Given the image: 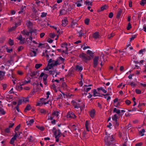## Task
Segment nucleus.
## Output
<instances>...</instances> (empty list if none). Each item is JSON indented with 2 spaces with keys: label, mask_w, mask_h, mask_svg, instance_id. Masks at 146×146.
<instances>
[{
  "label": "nucleus",
  "mask_w": 146,
  "mask_h": 146,
  "mask_svg": "<svg viewBox=\"0 0 146 146\" xmlns=\"http://www.w3.org/2000/svg\"><path fill=\"white\" fill-rule=\"evenodd\" d=\"M79 57L82 59L83 61L86 63H87L88 61L90 60L91 59L90 56H89L86 54L83 53L80 54L79 55Z\"/></svg>",
  "instance_id": "f257e3e1"
},
{
  "label": "nucleus",
  "mask_w": 146,
  "mask_h": 146,
  "mask_svg": "<svg viewBox=\"0 0 146 146\" xmlns=\"http://www.w3.org/2000/svg\"><path fill=\"white\" fill-rule=\"evenodd\" d=\"M113 138L112 135L106 136L104 138L105 144L108 146H109L111 144V142L113 141Z\"/></svg>",
  "instance_id": "f03ea898"
},
{
  "label": "nucleus",
  "mask_w": 146,
  "mask_h": 146,
  "mask_svg": "<svg viewBox=\"0 0 146 146\" xmlns=\"http://www.w3.org/2000/svg\"><path fill=\"white\" fill-rule=\"evenodd\" d=\"M99 57L98 56H96L93 59V67L95 68L98 64V60Z\"/></svg>",
  "instance_id": "7ed1b4c3"
},
{
  "label": "nucleus",
  "mask_w": 146,
  "mask_h": 146,
  "mask_svg": "<svg viewBox=\"0 0 146 146\" xmlns=\"http://www.w3.org/2000/svg\"><path fill=\"white\" fill-rule=\"evenodd\" d=\"M44 76L43 78V81L46 80L48 76L47 74H44V73L43 72L39 76V78L42 77Z\"/></svg>",
  "instance_id": "20e7f679"
},
{
  "label": "nucleus",
  "mask_w": 146,
  "mask_h": 146,
  "mask_svg": "<svg viewBox=\"0 0 146 146\" xmlns=\"http://www.w3.org/2000/svg\"><path fill=\"white\" fill-rule=\"evenodd\" d=\"M33 32L32 31H28L25 30H24L22 33L23 34L26 35H29V33L31 34V36H32V34Z\"/></svg>",
  "instance_id": "39448f33"
},
{
  "label": "nucleus",
  "mask_w": 146,
  "mask_h": 146,
  "mask_svg": "<svg viewBox=\"0 0 146 146\" xmlns=\"http://www.w3.org/2000/svg\"><path fill=\"white\" fill-rule=\"evenodd\" d=\"M79 104H77L76 105L74 106V107L75 108H80V111H81L83 109L84 107L85 106V105L83 104V105L80 106L79 105Z\"/></svg>",
  "instance_id": "423d86ee"
},
{
  "label": "nucleus",
  "mask_w": 146,
  "mask_h": 146,
  "mask_svg": "<svg viewBox=\"0 0 146 146\" xmlns=\"http://www.w3.org/2000/svg\"><path fill=\"white\" fill-rule=\"evenodd\" d=\"M100 35L98 32H96L93 35L92 37L95 39H97L99 37Z\"/></svg>",
  "instance_id": "0eeeda50"
},
{
  "label": "nucleus",
  "mask_w": 146,
  "mask_h": 146,
  "mask_svg": "<svg viewBox=\"0 0 146 146\" xmlns=\"http://www.w3.org/2000/svg\"><path fill=\"white\" fill-rule=\"evenodd\" d=\"M68 21L66 19L62 21V25L63 27H65L68 24Z\"/></svg>",
  "instance_id": "6e6552de"
},
{
  "label": "nucleus",
  "mask_w": 146,
  "mask_h": 146,
  "mask_svg": "<svg viewBox=\"0 0 146 146\" xmlns=\"http://www.w3.org/2000/svg\"><path fill=\"white\" fill-rule=\"evenodd\" d=\"M95 112L94 109L91 110L90 112V117H94Z\"/></svg>",
  "instance_id": "1a4fd4ad"
},
{
  "label": "nucleus",
  "mask_w": 146,
  "mask_h": 146,
  "mask_svg": "<svg viewBox=\"0 0 146 146\" xmlns=\"http://www.w3.org/2000/svg\"><path fill=\"white\" fill-rule=\"evenodd\" d=\"M100 94L99 93H98L96 91V89H94V90L93 91V96H101L102 97V96H101L100 95Z\"/></svg>",
  "instance_id": "9d476101"
},
{
  "label": "nucleus",
  "mask_w": 146,
  "mask_h": 146,
  "mask_svg": "<svg viewBox=\"0 0 146 146\" xmlns=\"http://www.w3.org/2000/svg\"><path fill=\"white\" fill-rule=\"evenodd\" d=\"M31 105L30 104H28L24 110V111L25 112H26L27 111L29 110L30 109H31Z\"/></svg>",
  "instance_id": "9b49d317"
},
{
  "label": "nucleus",
  "mask_w": 146,
  "mask_h": 146,
  "mask_svg": "<svg viewBox=\"0 0 146 146\" xmlns=\"http://www.w3.org/2000/svg\"><path fill=\"white\" fill-rule=\"evenodd\" d=\"M31 73H28V74H29L30 76L31 77H33L34 76H36V72L33 71L32 72L31 70L30 71Z\"/></svg>",
  "instance_id": "f8f14e48"
},
{
  "label": "nucleus",
  "mask_w": 146,
  "mask_h": 146,
  "mask_svg": "<svg viewBox=\"0 0 146 146\" xmlns=\"http://www.w3.org/2000/svg\"><path fill=\"white\" fill-rule=\"evenodd\" d=\"M87 54H89L90 55L89 56H90V57H92L93 54H94V53L92 52V51H91L90 50H88L86 52Z\"/></svg>",
  "instance_id": "ddd939ff"
},
{
  "label": "nucleus",
  "mask_w": 146,
  "mask_h": 146,
  "mask_svg": "<svg viewBox=\"0 0 146 146\" xmlns=\"http://www.w3.org/2000/svg\"><path fill=\"white\" fill-rule=\"evenodd\" d=\"M122 9H119V10L118 11L117 15L116 16V18H119L120 17V16L121 15V14L122 12Z\"/></svg>",
  "instance_id": "4468645a"
},
{
  "label": "nucleus",
  "mask_w": 146,
  "mask_h": 146,
  "mask_svg": "<svg viewBox=\"0 0 146 146\" xmlns=\"http://www.w3.org/2000/svg\"><path fill=\"white\" fill-rule=\"evenodd\" d=\"M76 24V20H72L71 22V27L73 28H74V26Z\"/></svg>",
  "instance_id": "2eb2a0df"
},
{
  "label": "nucleus",
  "mask_w": 146,
  "mask_h": 146,
  "mask_svg": "<svg viewBox=\"0 0 146 146\" xmlns=\"http://www.w3.org/2000/svg\"><path fill=\"white\" fill-rule=\"evenodd\" d=\"M17 27V24L16 23H15V27H13L11 28L9 30V31H14L16 29V28Z\"/></svg>",
  "instance_id": "dca6fc26"
},
{
  "label": "nucleus",
  "mask_w": 146,
  "mask_h": 146,
  "mask_svg": "<svg viewBox=\"0 0 146 146\" xmlns=\"http://www.w3.org/2000/svg\"><path fill=\"white\" fill-rule=\"evenodd\" d=\"M76 69L77 70H78L79 71H81L82 70L83 68L81 66L78 65H77L76 66Z\"/></svg>",
  "instance_id": "f3484780"
},
{
  "label": "nucleus",
  "mask_w": 146,
  "mask_h": 146,
  "mask_svg": "<svg viewBox=\"0 0 146 146\" xmlns=\"http://www.w3.org/2000/svg\"><path fill=\"white\" fill-rule=\"evenodd\" d=\"M113 112H115L118 114H119L120 113V110H117L116 108H114L113 111Z\"/></svg>",
  "instance_id": "a211bd4d"
},
{
  "label": "nucleus",
  "mask_w": 146,
  "mask_h": 146,
  "mask_svg": "<svg viewBox=\"0 0 146 146\" xmlns=\"http://www.w3.org/2000/svg\"><path fill=\"white\" fill-rule=\"evenodd\" d=\"M112 120L114 121L117 120L118 118L117 115L116 114L114 115L112 117Z\"/></svg>",
  "instance_id": "6ab92c4d"
},
{
  "label": "nucleus",
  "mask_w": 146,
  "mask_h": 146,
  "mask_svg": "<svg viewBox=\"0 0 146 146\" xmlns=\"http://www.w3.org/2000/svg\"><path fill=\"white\" fill-rule=\"evenodd\" d=\"M0 113L2 115H4L6 113L4 109L1 108H0Z\"/></svg>",
  "instance_id": "aec40b11"
},
{
  "label": "nucleus",
  "mask_w": 146,
  "mask_h": 146,
  "mask_svg": "<svg viewBox=\"0 0 146 146\" xmlns=\"http://www.w3.org/2000/svg\"><path fill=\"white\" fill-rule=\"evenodd\" d=\"M66 10L64 9L61 10L60 11V14L62 15L66 13Z\"/></svg>",
  "instance_id": "412c9836"
},
{
  "label": "nucleus",
  "mask_w": 146,
  "mask_h": 146,
  "mask_svg": "<svg viewBox=\"0 0 146 146\" xmlns=\"http://www.w3.org/2000/svg\"><path fill=\"white\" fill-rule=\"evenodd\" d=\"M42 66V64H36L35 67L37 69L40 68Z\"/></svg>",
  "instance_id": "4be33fe9"
},
{
  "label": "nucleus",
  "mask_w": 146,
  "mask_h": 146,
  "mask_svg": "<svg viewBox=\"0 0 146 146\" xmlns=\"http://www.w3.org/2000/svg\"><path fill=\"white\" fill-rule=\"evenodd\" d=\"M8 43L11 46L13 45L14 44V42L13 40L10 39L9 40Z\"/></svg>",
  "instance_id": "5701e85b"
},
{
  "label": "nucleus",
  "mask_w": 146,
  "mask_h": 146,
  "mask_svg": "<svg viewBox=\"0 0 146 146\" xmlns=\"http://www.w3.org/2000/svg\"><path fill=\"white\" fill-rule=\"evenodd\" d=\"M108 7V6L106 5H104L101 8V11H103L105 9H106Z\"/></svg>",
  "instance_id": "b1692460"
},
{
  "label": "nucleus",
  "mask_w": 146,
  "mask_h": 146,
  "mask_svg": "<svg viewBox=\"0 0 146 146\" xmlns=\"http://www.w3.org/2000/svg\"><path fill=\"white\" fill-rule=\"evenodd\" d=\"M40 111L41 113L44 114H45L47 112H48L46 110H45L44 109H41L40 110Z\"/></svg>",
  "instance_id": "393cba45"
},
{
  "label": "nucleus",
  "mask_w": 146,
  "mask_h": 146,
  "mask_svg": "<svg viewBox=\"0 0 146 146\" xmlns=\"http://www.w3.org/2000/svg\"><path fill=\"white\" fill-rule=\"evenodd\" d=\"M28 38H26V40L27 41V44H28V45L29 47H31V43L32 42L31 41H30L29 40H28Z\"/></svg>",
  "instance_id": "a878e982"
},
{
  "label": "nucleus",
  "mask_w": 146,
  "mask_h": 146,
  "mask_svg": "<svg viewBox=\"0 0 146 146\" xmlns=\"http://www.w3.org/2000/svg\"><path fill=\"white\" fill-rule=\"evenodd\" d=\"M36 127L38 129L40 130H41L42 131H43L44 129V127H43V126L40 127L39 126L36 125Z\"/></svg>",
  "instance_id": "bb28decb"
},
{
  "label": "nucleus",
  "mask_w": 146,
  "mask_h": 146,
  "mask_svg": "<svg viewBox=\"0 0 146 146\" xmlns=\"http://www.w3.org/2000/svg\"><path fill=\"white\" fill-rule=\"evenodd\" d=\"M146 3V0H142L140 2V4L144 6Z\"/></svg>",
  "instance_id": "cd10ccee"
},
{
  "label": "nucleus",
  "mask_w": 146,
  "mask_h": 146,
  "mask_svg": "<svg viewBox=\"0 0 146 146\" xmlns=\"http://www.w3.org/2000/svg\"><path fill=\"white\" fill-rule=\"evenodd\" d=\"M145 130L144 129H142L141 131H139V133L141 134V136H142L144 135V134L143 133L145 132Z\"/></svg>",
  "instance_id": "c85d7f7f"
},
{
  "label": "nucleus",
  "mask_w": 146,
  "mask_h": 146,
  "mask_svg": "<svg viewBox=\"0 0 146 146\" xmlns=\"http://www.w3.org/2000/svg\"><path fill=\"white\" fill-rule=\"evenodd\" d=\"M31 54L32 56H36V53L35 51L33 50L31 52Z\"/></svg>",
  "instance_id": "c756f323"
},
{
  "label": "nucleus",
  "mask_w": 146,
  "mask_h": 146,
  "mask_svg": "<svg viewBox=\"0 0 146 146\" xmlns=\"http://www.w3.org/2000/svg\"><path fill=\"white\" fill-rule=\"evenodd\" d=\"M78 33H79V37H81L82 36L84 35V34L82 32V30H81L79 31L78 32Z\"/></svg>",
  "instance_id": "7c9ffc66"
},
{
  "label": "nucleus",
  "mask_w": 146,
  "mask_h": 146,
  "mask_svg": "<svg viewBox=\"0 0 146 146\" xmlns=\"http://www.w3.org/2000/svg\"><path fill=\"white\" fill-rule=\"evenodd\" d=\"M13 60L12 59V57L10 56V59L8 60L7 61V62L9 63L10 64H11L12 63H13Z\"/></svg>",
  "instance_id": "2f4dec72"
},
{
  "label": "nucleus",
  "mask_w": 146,
  "mask_h": 146,
  "mask_svg": "<svg viewBox=\"0 0 146 146\" xmlns=\"http://www.w3.org/2000/svg\"><path fill=\"white\" fill-rule=\"evenodd\" d=\"M89 21L90 19L88 18L86 19L84 21V22L85 24L88 25L89 24Z\"/></svg>",
  "instance_id": "473e14b6"
},
{
  "label": "nucleus",
  "mask_w": 146,
  "mask_h": 146,
  "mask_svg": "<svg viewBox=\"0 0 146 146\" xmlns=\"http://www.w3.org/2000/svg\"><path fill=\"white\" fill-rule=\"evenodd\" d=\"M26 7V6H25L24 7H23V6H22L21 9V10L18 12L20 14L22 13H23V10H24V8H25Z\"/></svg>",
  "instance_id": "72a5a7b5"
},
{
  "label": "nucleus",
  "mask_w": 146,
  "mask_h": 146,
  "mask_svg": "<svg viewBox=\"0 0 146 146\" xmlns=\"http://www.w3.org/2000/svg\"><path fill=\"white\" fill-rule=\"evenodd\" d=\"M84 3L88 5H92V2L89 1H86Z\"/></svg>",
  "instance_id": "f704fd0d"
},
{
  "label": "nucleus",
  "mask_w": 146,
  "mask_h": 146,
  "mask_svg": "<svg viewBox=\"0 0 146 146\" xmlns=\"http://www.w3.org/2000/svg\"><path fill=\"white\" fill-rule=\"evenodd\" d=\"M28 98H29L28 97H27V98H23L22 99L23 101V102H29V100L28 99Z\"/></svg>",
  "instance_id": "c9c22d12"
},
{
  "label": "nucleus",
  "mask_w": 146,
  "mask_h": 146,
  "mask_svg": "<svg viewBox=\"0 0 146 146\" xmlns=\"http://www.w3.org/2000/svg\"><path fill=\"white\" fill-rule=\"evenodd\" d=\"M17 39H18L20 41V42H22L23 40V39L21 35H20L19 37H17Z\"/></svg>",
  "instance_id": "e433bc0d"
},
{
  "label": "nucleus",
  "mask_w": 146,
  "mask_h": 146,
  "mask_svg": "<svg viewBox=\"0 0 146 146\" xmlns=\"http://www.w3.org/2000/svg\"><path fill=\"white\" fill-rule=\"evenodd\" d=\"M115 122L114 123V125L115 126V127L117 126H118L119 125V123L118 122L117 120L115 121Z\"/></svg>",
  "instance_id": "4c0bfd02"
},
{
  "label": "nucleus",
  "mask_w": 146,
  "mask_h": 146,
  "mask_svg": "<svg viewBox=\"0 0 146 146\" xmlns=\"http://www.w3.org/2000/svg\"><path fill=\"white\" fill-rule=\"evenodd\" d=\"M27 24V27H28L29 28H30V27L32 26V23L29 21L28 22Z\"/></svg>",
  "instance_id": "58836bf2"
},
{
  "label": "nucleus",
  "mask_w": 146,
  "mask_h": 146,
  "mask_svg": "<svg viewBox=\"0 0 146 146\" xmlns=\"http://www.w3.org/2000/svg\"><path fill=\"white\" fill-rule=\"evenodd\" d=\"M137 35H132V37L130 38V41H131V40H133L136 37Z\"/></svg>",
  "instance_id": "ea45409f"
},
{
  "label": "nucleus",
  "mask_w": 146,
  "mask_h": 146,
  "mask_svg": "<svg viewBox=\"0 0 146 146\" xmlns=\"http://www.w3.org/2000/svg\"><path fill=\"white\" fill-rule=\"evenodd\" d=\"M32 11L33 12L34 14H35L37 12V11L36 10L35 8L34 7H32Z\"/></svg>",
  "instance_id": "a19ab883"
},
{
  "label": "nucleus",
  "mask_w": 146,
  "mask_h": 146,
  "mask_svg": "<svg viewBox=\"0 0 146 146\" xmlns=\"http://www.w3.org/2000/svg\"><path fill=\"white\" fill-rule=\"evenodd\" d=\"M50 36L52 38H54L55 36V35L54 33H50L49 34Z\"/></svg>",
  "instance_id": "79ce46f5"
},
{
  "label": "nucleus",
  "mask_w": 146,
  "mask_h": 146,
  "mask_svg": "<svg viewBox=\"0 0 146 146\" xmlns=\"http://www.w3.org/2000/svg\"><path fill=\"white\" fill-rule=\"evenodd\" d=\"M47 15V13H45L44 12H43L42 13L41 15L40 16L41 17H45Z\"/></svg>",
  "instance_id": "37998d69"
},
{
  "label": "nucleus",
  "mask_w": 146,
  "mask_h": 146,
  "mask_svg": "<svg viewBox=\"0 0 146 146\" xmlns=\"http://www.w3.org/2000/svg\"><path fill=\"white\" fill-rule=\"evenodd\" d=\"M135 91L137 94H139L141 93V91L139 89H136L135 90Z\"/></svg>",
  "instance_id": "c03bdc74"
},
{
  "label": "nucleus",
  "mask_w": 146,
  "mask_h": 146,
  "mask_svg": "<svg viewBox=\"0 0 146 146\" xmlns=\"http://www.w3.org/2000/svg\"><path fill=\"white\" fill-rule=\"evenodd\" d=\"M131 28V23H129L128 25V26L127 27V30H129Z\"/></svg>",
  "instance_id": "a18cd8bd"
},
{
  "label": "nucleus",
  "mask_w": 146,
  "mask_h": 146,
  "mask_svg": "<svg viewBox=\"0 0 146 146\" xmlns=\"http://www.w3.org/2000/svg\"><path fill=\"white\" fill-rule=\"evenodd\" d=\"M125 103L127 105H129L131 103V102L130 100H125Z\"/></svg>",
  "instance_id": "49530a36"
},
{
  "label": "nucleus",
  "mask_w": 146,
  "mask_h": 146,
  "mask_svg": "<svg viewBox=\"0 0 146 146\" xmlns=\"http://www.w3.org/2000/svg\"><path fill=\"white\" fill-rule=\"evenodd\" d=\"M21 127V125L20 124H19L18 125H17L15 128V130L16 131H18L19 129H20Z\"/></svg>",
  "instance_id": "de8ad7c7"
},
{
  "label": "nucleus",
  "mask_w": 146,
  "mask_h": 146,
  "mask_svg": "<svg viewBox=\"0 0 146 146\" xmlns=\"http://www.w3.org/2000/svg\"><path fill=\"white\" fill-rule=\"evenodd\" d=\"M72 9V8L71 7L69 6V7H68L66 9V12H67L68 11H71V10Z\"/></svg>",
  "instance_id": "09e8293b"
},
{
  "label": "nucleus",
  "mask_w": 146,
  "mask_h": 146,
  "mask_svg": "<svg viewBox=\"0 0 146 146\" xmlns=\"http://www.w3.org/2000/svg\"><path fill=\"white\" fill-rule=\"evenodd\" d=\"M10 128L7 127L5 129V133H9L10 132Z\"/></svg>",
  "instance_id": "8fccbe9b"
},
{
  "label": "nucleus",
  "mask_w": 146,
  "mask_h": 146,
  "mask_svg": "<svg viewBox=\"0 0 146 146\" xmlns=\"http://www.w3.org/2000/svg\"><path fill=\"white\" fill-rule=\"evenodd\" d=\"M91 88H87L86 89L85 88H84V91H86V92H88L90 90H91Z\"/></svg>",
  "instance_id": "3c124183"
},
{
  "label": "nucleus",
  "mask_w": 146,
  "mask_h": 146,
  "mask_svg": "<svg viewBox=\"0 0 146 146\" xmlns=\"http://www.w3.org/2000/svg\"><path fill=\"white\" fill-rule=\"evenodd\" d=\"M52 115H56L57 116L58 115V111H54L52 113Z\"/></svg>",
  "instance_id": "603ef678"
},
{
  "label": "nucleus",
  "mask_w": 146,
  "mask_h": 146,
  "mask_svg": "<svg viewBox=\"0 0 146 146\" xmlns=\"http://www.w3.org/2000/svg\"><path fill=\"white\" fill-rule=\"evenodd\" d=\"M23 47L22 46H20L18 48V51L20 52V51L23 49Z\"/></svg>",
  "instance_id": "864d4df0"
},
{
  "label": "nucleus",
  "mask_w": 146,
  "mask_h": 146,
  "mask_svg": "<svg viewBox=\"0 0 146 146\" xmlns=\"http://www.w3.org/2000/svg\"><path fill=\"white\" fill-rule=\"evenodd\" d=\"M67 86V85L65 82H63L62 83V88H65Z\"/></svg>",
  "instance_id": "5fc2aeb1"
},
{
  "label": "nucleus",
  "mask_w": 146,
  "mask_h": 146,
  "mask_svg": "<svg viewBox=\"0 0 146 146\" xmlns=\"http://www.w3.org/2000/svg\"><path fill=\"white\" fill-rule=\"evenodd\" d=\"M54 64L55 66H56L58 64L60 65V64L58 63V60H57L54 63Z\"/></svg>",
  "instance_id": "6e6d98bb"
},
{
  "label": "nucleus",
  "mask_w": 146,
  "mask_h": 146,
  "mask_svg": "<svg viewBox=\"0 0 146 146\" xmlns=\"http://www.w3.org/2000/svg\"><path fill=\"white\" fill-rule=\"evenodd\" d=\"M113 13L112 12H111L109 14V17L110 18H112L113 17Z\"/></svg>",
  "instance_id": "4d7b16f0"
},
{
  "label": "nucleus",
  "mask_w": 146,
  "mask_h": 146,
  "mask_svg": "<svg viewBox=\"0 0 146 146\" xmlns=\"http://www.w3.org/2000/svg\"><path fill=\"white\" fill-rule=\"evenodd\" d=\"M114 34H111L110 35H109L108 36V38L109 39H110L111 37H113L114 35Z\"/></svg>",
  "instance_id": "13d9d810"
},
{
  "label": "nucleus",
  "mask_w": 146,
  "mask_h": 146,
  "mask_svg": "<svg viewBox=\"0 0 146 146\" xmlns=\"http://www.w3.org/2000/svg\"><path fill=\"white\" fill-rule=\"evenodd\" d=\"M49 64H48L47 66L46 67V68L44 69V70H46V71L48 70L49 69H49Z\"/></svg>",
  "instance_id": "bf43d9fd"
},
{
  "label": "nucleus",
  "mask_w": 146,
  "mask_h": 146,
  "mask_svg": "<svg viewBox=\"0 0 146 146\" xmlns=\"http://www.w3.org/2000/svg\"><path fill=\"white\" fill-rule=\"evenodd\" d=\"M55 66L54 64L53 63L51 64H49V69H51V68L54 67Z\"/></svg>",
  "instance_id": "052dcab7"
},
{
  "label": "nucleus",
  "mask_w": 146,
  "mask_h": 146,
  "mask_svg": "<svg viewBox=\"0 0 146 146\" xmlns=\"http://www.w3.org/2000/svg\"><path fill=\"white\" fill-rule=\"evenodd\" d=\"M6 50L7 52L10 53L11 52H12L13 51V49L12 48L9 49L8 48H7Z\"/></svg>",
  "instance_id": "680f3d73"
},
{
  "label": "nucleus",
  "mask_w": 146,
  "mask_h": 146,
  "mask_svg": "<svg viewBox=\"0 0 146 146\" xmlns=\"http://www.w3.org/2000/svg\"><path fill=\"white\" fill-rule=\"evenodd\" d=\"M67 44L65 42V43H62L61 44V47H64L65 46H67Z\"/></svg>",
  "instance_id": "e2e57ef3"
},
{
  "label": "nucleus",
  "mask_w": 146,
  "mask_h": 146,
  "mask_svg": "<svg viewBox=\"0 0 146 146\" xmlns=\"http://www.w3.org/2000/svg\"><path fill=\"white\" fill-rule=\"evenodd\" d=\"M3 86V90H5L6 88H7V85L6 84H2Z\"/></svg>",
  "instance_id": "0e129e2a"
},
{
  "label": "nucleus",
  "mask_w": 146,
  "mask_h": 146,
  "mask_svg": "<svg viewBox=\"0 0 146 146\" xmlns=\"http://www.w3.org/2000/svg\"><path fill=\"white\" fill-rule=\"evenodd\" d=\"M29 121V122L30 125H31V124L33 123V122H34V120L33 119H32Z\"/></svg>",
  "instance_id": "69168bd1"
},
{
  "label": "nucleus",
  "mask_w": 146,
  "mask_h": 146,
  "mask_svg": "<svg viewBox=\"0 0 146 146\" xmlns=\"http://www.w3.org/2000/svg\"><path fill=\"white\" fill-rule=\"evenodd\" d=\"M22 103V100L20 99L18 102L17 105L19 106L21 105Z\"/></svg>",
  "instance_id": "338daca9"
},
{
  "label": "nucleus",
  "mask_w": 146,
  "mask_h": 146,
  "mask_svg": "<svg viewBox=\"0 0 146 146\" xmlns=\"http://www.w3.org/2000/svg\"><path fill=\"white\" fill-rule=\"evenodd\" d=\"M142 145V143L141 142L137 143L135 144V146H141Z\"/></svg>",
  "instance_id": "774afa93"
}]
</instances>
